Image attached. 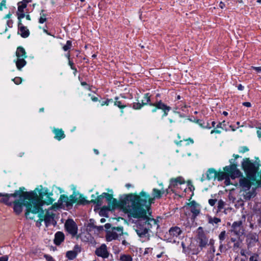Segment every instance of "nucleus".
I'll return each mask as SVG.
<instances>
[{
    "label": "nucleus",
    "instance_id": "nucleus-1",
    "mask_svg": "<svg viewBox=\"0 0 261 261\" xmlns=\"http://www.w3.org/2000/svg\"><path fill=\"white\" fill-rule=\"evenodd\" d=\"M52 195L47 188L42 186L36 188L33 191L26 192L24 194L28 201L26 205V217L33 219L34 217L31 216V214H36L42 212L43 205L52 204L54 201Z\"/></svg>",
    "mask_w": 261,
    "mask_h": 261
},
{
    "label": "nucleus",
    "instance_id": "nucleus-2",
    "mask_svg": "<svg viewBox=\"0 0 261 261\" xmlns=\"http://www.w3.org/2000/svg\"><path fill=\"white\" fill-rule=\"evenodd\" d=\"M128 216L138 219L134 228L140 240L142 242L149 241L152 229L158 227L157 221L154 219L150 218V215L145 214L143 211L138 212L137 210L132 209Z\"/></svg>",
    "mask_w": 261,
    "mask_h": 261
},
{
    "label": "nucleus",
    "instance_id": "nucleus-3",
    "mask_svg": "<svg viewBox=\"0 0 261 261\" xmlns=\"http://www.w3.org/2000/svg\"><path fill=\"white\" fill-rule=\"evenodd\" d=\"M149 195L143 191L139 195L132 194L128 195L126 198L128 201V214H129L132 209H134L138 212L143 211L145 214L151 215L150 210L151 204L149 203Z\"/></svg>",
    "mask_w": 261,
    "mask_h": 261
},
{
    "label": "nucleus",
    "instance_id": "nucleus-4",
    "mask_svg": "<svg viewBox=\"0 0 261 261\" xmlns=\"http://www.w3.org/2000/svg\"><path fill=\"white\" fill-rule=\"evenodd\" d=\"M22 189L24 188H20L19 190L16 191L13 194H11L0 193V196L2 197L0 202L8 205H11L13 203L14 212L17 215L22 212L23 207L26 208L28 202L24 196L26 192L23 191Z\"/></svg>",
    "mask_w": 261,
    "mask_h": 261
},
{
    "label": "nucleus",
    "instance_id": "nucleus-5",
    "mask_svg": "<svg viewBox=\"0 0 261 261\" xmlns=\"http://www.w3.org/2000/svg\"><path fill=\"white\" fill-rule=\"evenodd\" d=\"M186 189L185 180L182 177L179 176L170 179L168 190H170L175 194L182 197L185 195Z\"/></svg>",
    "mask_w": 261,
    "mask_h": 261
},
{
    "label": "nucleus",
    "instance_id": "nucleus-6",
    "mask_svg": "<svg viewBox=\"0 0 261 261\" xmlns=\"http://www.w3.org/2000/svg\"><path fill=\"white\" fill-rule=\"evenodd\" d=\"M242 166L247 177L252 180H255V176L258 170V166L251 162L248 158L243 160Z\"/></svg>",
    "mask_w": 261,
    "mask_h": 261
},
{
    "label": "nucleus",
    "instance_id": "nucleus-7",
    "mask_svg": "<svg viewBox=\"0 0 261 261\" xmlns=\"http://www.w3.org/2000/svg\"><path fill=\"white\" fill-rule=\"evenodd\" d=\"M75 201V197L73 195H70L69 197L62 195L60 196L58 202L53 205V207L56 210L69 208L72 206Z\"/></svg>",
    "mask_w": 261,
    "mask_h": 261
},
{
    "label": "nucleus",
    "instance_id": "nucleus-8",
    "mask_svg": "<svg viewBox=\"0 0 261 261\" xmlns=\"http://www.w3.org/2000/svg\"><path fill=\"white\" fill-rule=\"evenodd\" d=\"M56 211L55 208L53 207V205L48 209L47 211L46 214L43 217L41 214H39L40 220L41 221L44 220L46 226H47L51 224H54V217L55 215V212Z\"/></svg>",
    "mask_w": 261,
    "mask_h": 261
},
{
    "label": "nucleus",
    "instance_id": "nucleus-9",
    "mask_svg": "<svg viewBox=\"0 0 261 261\" xmlns=\"http://www.w3.org/2000/svg\"><path fill=\"white\" fill-rule=\"evenodd\" d=\"M197 236L196 238V241L199 244V247L202 249L205 247L208 243V238L206 237L203 228L201 227H198L197 230Z\"/></svg>",
    "mask_w": 261,
    "mask_h": 261
},
{
    "label": "nucleus",
    "instance_id": "nucleus-10",
    "mask_svg": "<svg viewBox=\"0 0 261 261\" xmlns=\"http://www.w3.org/2000/svg\"><path fill=\"white\" fill-rule=\"evenodd\" d=\"M123 234L122 227H114L111 231L107 232L106 240L107 241L110 242L112 240H116L121 237Z\"/></svg>",
    "mask_w": 261,
    "mask_h": 261
},
{
    "label": "nucleus",
    "instance_id": "nucleus-11",
    "mask_svg": "<svg viewBox=\"0 0 261 261\" xmlns=\"http://www.w3.org/2000/svg\"><path fill=\"white\" fill-rule=\"evenodd\" d=\"M160 186L163 187L162 184H160ZM168 189H164L163 187L161 188V189H157L156 188H154L152 190L151 196L150 197L149 199V203L152 204L154 203V201L155 199H160L162 197V196L166 193H168Z\"/></svg>",
    "mask_w": 261,
    "mask_h": 261
},
{
    "label": "nucleus",
    "instance_id": "nucleus-12",
    "mask_svg": "<svg viewBox=\"0 0 261 261\" xmlns=\"http://www.w3.org/2000/svg\"><path fill=\"white\" fill-rule=\"evenodd\" d=\"M244 231L242 221H235L232 224L230 231L233 234L240 237L244 234Z\"/></svg>",
    "mask_w": 261,
    "mask_h": 261
},
{
    "label": "nucleus",
    "instance_id": "nucleus-13",
    "mask_svg": "<svg viewBox=\"0 0 261 261\" xmlns=\"http://www.w3.org/2000/svg\"><path fill=\"white\" fill-rule=\"evenodd\" d=\"M17 61L16 65H25L27 62L24 59L27 57L24 49L22 47H18L16 52Z\"/></svg>",
    "mask_w": 261,
    "mask_h": 261
},
{
    "label": "nucleus",
    "instance_id": "nucleus-14",
    "mask_svg": "<svg viewBox=\"0 0 261 261\" xmlns=\"http://www.w3.org/2000/svg\"><path fill=\"white\" fill-rule=\"evenodd\" d=\"M224 170L227 172L232 179H235L242 175L241 172L237 169V166L234 164L227 166L224 167Z\"/></svg>",
    "mask_w": 261,
    "mask_h": 261
},
{
    "label": "nucleus",
    "instance_id": "nucleus-15",
    "mask_svg": "<svg viewBox=\"0 0 261 261\" xmlns=\"http://www.w3.org/2000/svg\"><path fill=\"white\" fill-rule=\"evenodd\" d=\"M169 234L170 236V239L173 240L174 242H176L177 240L180 239L182 238V231L177 226L171 227L169 230Z\"/></svg>",
    "mask_w": 261,
    "mask_h": 261
},
{
    "label": "nucleus",
    "instance_id": "nucleus-16",
    "mask_svg": "<svg viewBox=\"0 0 261 261\" xmlns=\"http://www.w3.org/2000/svg\"><path fill=\"white\" fill-rule=\"evenodd\" d=\"M65 227L67 231L72 237L76 235L77 227L76 223L71 219H68L65 224Z\"/></svg>",
    "mask_w": 261,
    "mask_h": 261
},
{
    "label": "nucleus",
    "instance_id": "nucleus-17",
    "mask_svg": "<svg viewBox=\"0 0 261 261\" xmlns=\"http://www.w3.org/2000/svg\"><path fill=\"white\" fill-rule=\"evenodd\" d=\"M103 197L107 200L110 208L114 209L117 206V200L113 198L111 194L103 193L99 196V198H103Z\"/></svg>",
    "mask_w": 261,
    "mask_h": 261
},
{
    "label": "nucleus",
    "instance_id": "nucleus-18",
    "mask_svg": "<svg viewBox=\"0 0 261 261\" xmlns=\"http://www.w3.org/2000/svg\"><path fill=\"white\" fill-rule=\"evenodd\" d=\"M95 254L103 258L108 257L109 253L108 251L107 247L105 244H102L99 247L95 250Z\"/></svg>",
    "mask_w": 261,
    "mask_h": 261
},
{
    "label": "nucleus",
    "instance_id": "nucleus-19",
    "mask_svg": "<svg viewBox=\"0 0 261 261\" xmlns=\"http://www.w3.org/2000/svg\"><path fill=\"white\" fill-rule=\"evenodd\" d=\"M239 186L242 191H247L250 189L251 182L247 178L242 177L240 179Z\"/></svg>",
    "mask_w": 261,
    "mask_h": 261
},
{
    "label": "nucleus",
    "instance_id": "nucleus-20",
    "mask_svg": "<svg viewBox=\"0 0 261 261\" xmlns=\"http://www.w3.org/2000/svg\"><path fill=\"white\" fill-rule=\"evenodd\" d=\"M150 105L155 107L158 109L162 110L164 112L163 117L166 116L168 115V112L171 109L170 107L167 106V105L163 103L161 101H160L153 104L150 103Z\"/></svg>",
    "mask_w": 261,
    "mask_h": 261
},
{
    "label": "nucleus",
    "instance_id": "nucleus-21",
    "mask_svg": "<svg viewBox=\"0 0 261 261\" xmlns=\"http://www.w3.org/2000/svg\"><path fill=\"white\" fill-rule=\"evenodd\" d=\"M18 33L23 38H27L30 35L29 30L24 27L21 23V21H19L18 23Z\"/></svg>",
    "mask_w": 261,
    "mask_h": 261
},
{
    "label": "nucleus",
    "instance_id": "nucleus-22",
    "mask_svg": "<svg viewBox=\"0 0 261 261\" xmlns=\"http://www.w3.org/2000/svg\"><path fill=\"white\" fill-rule=\"evenodd\" d=\"M189 210L193 214L194 218L196 217L200 213V208L199 205L194 201L191 202L188 205Z\"/></svg>",
    "mask_w": 261,
    "mask_h": 261
},
{
    "label": "nucleus",
    "instance_id": "nucleus-23",
    "mask_svg": "<svg viewBox=\"0 0 261 261\" xmlns=\"http://www.w3.org/2000/svg\"><path fill=\"white\" fill-rule=\"evenodd\" d=\"M258 236L256 233H249L247 237V242L249 247H251L258 241Z\"/></svg>",
    "mask_w": 261,
    "mask_h": 261
},
{
    "label": "nucleus",
    "instance_id": "nucleus-24",
    "mask_svg": "<svg viewBox=\"0 0 261 261\" xmlns=\"http://www.w3.org/2000/svg\"><path fill=\"white\" fill-rule=\"evenodd\" d=\"M64 240V234L61 231H58L55 234L54 242L55 244L60 245Z\"/></svg>",
    "mask_w": 261,
    "mask_h": 261
},
{
    "label": "nucleus",
    "instance_id": "nucleus-25",
    "mask_svg": "<svg viewBox=\"0 0 261 261\" xmlns=\"http://www.w3.org/2000/svg\"><path fill=\"white\" fill-rule=\"evenodd\" d=\"M217 173L214 169H210L207 170L206 175L208 180L215 179L217 177Z\"/></svg>",
    "mask_w": 261,
    "mask_h": 261
},
{
    "label": "nucleus",
    "instance_id": "nucleus-26",
    "mask_svg": "<svg viewBox=\"0 0 261 261\" xmlns=\"http://www.w3.org/2000/svg\"><path fill=\"white\" fill-rule=\"evenodd\" d=\"M53 132L55 134V138L57 140H60L61 139L64 138L65 137V134L62 129L55 128Z\"/></svg>",
    "mask_w": 261,
    "mask_h": 261
},
{
    "label": "nucleus",
    "instance_id": "nucleus-27",
    "mask_svg": "<svg viewBox=\"0 0 261 261\" xmlns=\"http://www.w3.org/2000/svg\"><path fill=\"white\" fill-rule=\"evenodd\" d=\"M27 1H24L18 3V11L20 12H24V9L27 6Z\"/></svg>",
    "mask_w": 261,
    "mask_h": 261
},
{
    "label": "nucleus",
    "instance_id": "nucleus-28",
    "mask_svg": "<svg viewBox=\"0 0 261 261\" xmlns=\"http://www.w3.org/2000/svg\"><path fill=\"white\" fill-rule=\"evenodd\" d=\"M119 261H133V258L129 254H122L120 255Z\"/></svg>",
    "mask_w": 261,
    "mask_h": 261
},
{
    "label": "nucleus",
    "instance_id": "nucleus-29",
    "mask_svg": "<svg viewBox=\"0 0 261 261\" xmlns=\"http://www.w3.org/2000/svg\"><path fill=\"white\" fill-rule=\"evenodd\" d=\"M228 176V174L227 172H220L217 173V176L218 178V179L219 180H222L223 179H225L227 176Z\"/></svg>",
    "mask_w": 261,
    "mask_h": 261
},
{
    "label": "nucleus",
    "instance_id": "nucleus-30",
    "mask_svg": "<svg viewBox=\"0 0 261 261\" xmlns=\"http://www.w3.org/2000/svg\"><path fill=\"white\" fill-rule=\"evenodd\" d=\"M77 255V254H76V252H74L72 250L68 251L66 252V257L70 260L75 258Z\"/></svg>",
    "mask_w": 261,
    "mask_h": 261
},
{
    "label": "nucleus",
    "instance_id": "nucleus-31",
    "mask_svg": "<svg viewBox=\"0 0 261 261\" xmlns=\"http://www.w3.org/2000/svg\"><path fill=\"white\" fill-rule=\"evenodd\" d=\"M255 196V190L254 189H252L251 191L246 192L244 194V198L246 199H250L251 197H253Z\"/></svg>",
    "mask_w": 261,
    "mask_h": 261
},
{
    "label": "nucleus",
    "instance_id": "nucleus-32",
    "mask_svg": "<svg viewBox=\"0 0 261 261\" xmlns=\"http://www.w3.org/2000/svg\"><path fill=\"white\" fill-rule=\"evenodd\" d=\"M72 46V42L70 40H67L66 44L63 46L62 48L65 51H68Z\"/></svg>",
    "mask_w": 261,
    "mask_h": 261
},
{
    "label": "nucleus",
    "instance_id": "nucleus-33",
    "mask_svg": "<svg viewBox=\"0 0 261 261\" xmlns=\"http://www.w3.org/2000/svg\"><path fill=\"white\" fill-rule=\"evenodd\" d=\"M186 108V106L185 102L182 101L178 102L176 104V110H181L182 111L184 110V109Z\"/></svg>",
    "mask_w": 261,
    "mask_h": 261
},
{
    "label": "nucleus",
    "instance_id": "nucleus-34",
    "mask_svg": "<svg viewBox=\"0 0 261 261\" xmlns=\"http://www.w3.org/2000/svg\"><path fill=\"white\" fill-rule=\"evenodd\" d=\"M46 20V15L44 13V10H42L40 13V17L39 19L40 23H43Z\"/></svg>",
    "mask_w": 261,
    "mask_h": 261
},
{
    "label": "nucleus",
    "instance_id": "nucleus-35",
    "mask_svg": "<svg viewBox=\"0 0 261 261\" xmlns=\"http://www.w3.org/2000/svg\"><path fill=\"white\" fill-rule=\"evenodd\" d=\"M225 205V202L222 200H220L218 201V210L219 211H221L222 210L224 209V206Z\"/></svg>",
    "mask_w": 261,
    "mask_h": 261
},
{
    "label": "nucleus",
    "instance_id": "nucleus-36",
    "mask_svg": "<svg viewBox=\"0 0 261 261\" xmlns=\"http://www.w3.org/2000/svg\"><path fill=\"white\" fill-rule=\"evenodd\" d=\"M118 98H116V101L115 102V105L117 106L120 109L126 107V106L124 104L123 102H122V101L118 100Z\"/></svg>",
    "mask_w": 261,
    "mask_h": 261
},
{
    "label": "nucleus",
    "instance_id": "nucleus-37",
    "mask_svg": "<svg viewBox=\"0 0 261 261\" xmlns=\"http://www.w3.org/2000/svg\"><path fill=\"white\" fill-rule=\"evenodd\" d=\"M220 221H221L220 219H219L218 218H216V217H215L213 218H211L209 220V222L211 223H212V224H217L219 222H220Z\"/></svg>",
    "mask_w": 261,
    "mask_h": 261
},
{
    "label": "nucleus",
    "instance_id": "nucleus-38",
    "mask_svg": "<svg viewBox=\"0 0 261 261\" xmlns=\"http://www.w3.org/2000/svg\"><path fill=\"white\" fill-rule=\"evenodd\" d=\"M17 15L18 16V19H19V21H21V19L25 17L24 12H20L18 11L17 13Z\"/></svg>",
    "mask_w": 261,
    "mask_h": 261
},
{
    "label": "nucleus",
    "instance_id": "nucleus-39",
    "mask_svg": "<svg viewBox=\"0 0 261 261\" xmlns=\"http://www.w3.org/2000/svg\"><path fill=\"white\" fill-rule=\"evenodd\" d=\"M225 236H226L225 231H222L219 236V238L220 240L221 241L224 240V239L225 238Z\"/></svg>",
    "mask_w": 261,
    "mask_h": 261
},
{
    "label": "nucleus",
    "instance_id": "nucleus-40",
    "mask_svg": "<svg viewBox=\"0 0 261 261\" xmlns=\"http://www.w3.org/2000/svg\"><path fill=\"white\" fill-rule=\"evenodd\" d=\"M156 257L158 258L162 257L163 258V260H167L168 259V256L165 254L164 252H162L161 253L158 254L156 255Z\"/></svg>",
    "mask_w": 261,
    "mask_h": 261
},
{
    "label": "nucleus",
    "instance_id": "nucleus-41",
    "mask_svg": "<svg viewBox=\"0 0 261 261\" xmlns=\"http://www.w3.org/2000/svg\"><path fill=\"white\" fill-rule=\"evenodd\" d=\"M6 8V0H2L0 3V11H2L3 8Z\"/></svg>",
    "mask_w": 261,
    "mask_h": 261
},
{
    "label": "nucleus",
    "instance_id": "nucleus-42",
    "mask_svg": "<svg viewBox=\"0 0 261 261\" xmlns=\"http://www.w3.org/2000/svg\"><path fill=\"white\" fill-rule=\"evenodd\" d=\"M13 82L16 85H18L20 84L22 82V80L19 77H16L14 79H13Z\"/></svg>",
    "mask_w": 261,
    "mask_h": 261
},
{
    "label": "nucleus",
    "instance_id": "nucleus-43",
    "mask_svg": "<svg viewBox=\"0 0 261 261\" xmlns=\"http://www.w3.org/2000/svg\"><path fill=\"white\" fill-rule=\"evenodd\" d=\"M44 257L45 258L46 261H55L53 257L48 254L44 255Z\"/></svg>",
    "mask_w": 261,
    "mask_h": 261
},
{
    "label": "nucleus",
    "instance_id": "nucleus-44",
    "mask_svg": "<svg viewBox=\"0 0 261 261\" xmlns=\"http://www.w3.org/2000/svg\"><path fill=\"white\" fill-rule=\"evenodd\" d=\"M143 106V104H141L140 103H135L133 105V108L134 109H140Z\"/></svg>",
    "mask_w": 261,
    "mask_h": 261
},
{
    "label": "nucleus",
    "instance_id": "nucleus-45",
    "mask_svg": "<svg viewBox=\"0 0 261 261\" xmlns=\"http://www.w3.org/2000/svg\"><path fill=\"white\" fill-rule=\"evenodd\" d=\"M152 248H150V247L146 248H145V251L144 252V254L145 255V254H151L152 253Z\"/></svg>",
    "mask_w": 261,
    "mask_h": 261
},
{
    "label": "nucleus",
    "instance_id": "nucleus-46",
    "mask_svg": "<svg viewBox=\"0 0 261 261\" xmlns=\"http://www.w3.org/2000/svg\"><path fill=\"white\" fill-rule=\"evenodd\" d=\"M72 251H73L74 252H76V254H77L81 252V248L79 245H75Z\"/></svg>",
    "mask_w": 261,
    "mask_h": 261
},
{
    "label": "nucleus",
    "instance_id": "nucleus-47",
    "mask_svg": "<svg viewBox=\"0 0 261 261\" xmlns=\"http://www.w3.org/2000/svg\"><path fill=\"white\" fill-rule=\"evenodd\" d=\"M249 150V149L247 147H245V146H244V147H242L241 148L239 152L240 153H245V152H247Z\"/></svg>",
    "mask_w": 261,
    "mask_h": 261
},
{
    "label": "nucleus",
    "instance_id": "nucleus-48",
    "mask_svg": "<svg viewBox=\"0 0 261 261\" xmlns=\"http://www.w3.org/2000/svg\"><path fill=\"white\" fill-rule=\"evenodd\" d=\"M249 261H258V256L256 255L251 256L249 258Z\"/></svg>",
    "mask_w": 261,
    "mask_h": 261
},
{
    "label": "nucleus",
    "instance_id": "nucleus-49",
    "mask_svg": "<svg viewBox=\"0 0 261 261\" xmlns=\"http://www.w3.org/2000/svg\"><path fill=\"white\" fill-rule=\"evenodd\" d=\"M216 199H210L208 200V203L210 205L214 206L216 204Z\"/></svg>",
    "mask_w": 261,
    "mask_h": 261
},
{
    "label": "nucleus",
    "instance_id": "nucleus-50",
    "mask_svg": "<svg viewBox=\"0 0 261 261\" xmlns=\"http://www.w3.org/2000/svg\"><path fill=\"white\" fill-rule=\"evenodd\" d=\"M222 123H220V122L219 123V124H217L216 128H221L223 129L226 130L227 129L226 126H222Z\"/></svg>",
    "mask_w": 261,
    "mask_h": 261
},
{
    "label": "nucleus",
    "instance_id": "nucleus-51",
    "mask_svg": "<svg viewBox=\"0 0 261 261\" xmlns=\"http://www.w3.org/2000/svg\"><path fill=\"white\" fill-rule=\"evenodd\" d=\"M8 258H9L7 255H4L3 256L0 257V261H8Z\"/></svg>",
    "mask_w": 261,
    "mask_h": 261
},
{
    "label": "nucleus",
    "instance_id": "nucleus-52",
    "mask_svg": "<svg viewBox=\"0 0 261 261\" xmlns=\"http://www.w3.org/2000/svg\"><path fill=\"white\" fill-rule=\"evenodd\" d=\"M13 23V21L11 19H8L7 21V24L9 28L12 27Z\"/></svg>",
    "mask_w": 261,
    "mask_h": 261
},
{
    "label": "nucleus",
    "instance_id": "nucleus-53",
    "mask_svg": "<svg viewBox=\"0 0 261 261\" xmlns=\"http://www.w3.org/2000/svg\"><path fill=\"white\" fill-rule=\"evenodd\" d=\"M110 101H112V100H111V99H107V100L103 101L101 103V105L102 106H104V105H108Z\"/></svg>",
    "mask_w": 261,
    "mask_h": 261
},
{
    "label": "nucleus",
    "instance_id": "nucleus-54",
    "mask_svg": "<svg viewBox=\"0 0 261 261\" xmlns=\"http://www.w3.org/2000/svg\"><path fill=\"white\" fill-rule=\"evenodd\" d=\"M225 184L226 186L229 185L231 184L230 181V179L229 178V175L225 179Z\"/></svg>",
    "mask_w": 261,
    "mask_h": 261
},
{
    "label": "nucleus",
    "instance_id": "nucleus-55",
    "mask_svg": "<svg viewBox=\"0 0 261 261\" xmlns=\"http://www.w3.org/2000/svg\"><path fill=\"white\" fill-rule=\"evenodd\" d=\"M253 69L255 70L258 73L261 72V66H254L253 67Z\"/></svg>",
    "mask_w": 261,
    "mask_h": 261
},
{
    "label": "nucleus",
    "instance_id": "nucleus-56",
    "mask_svg": "<svg viewBox=\"0 0 261 261\" xmlns=\"http://www.w3.org/2000/svg\"><path fill=\"white\" fill-rule=\"evenodd\" d=\"M242 105L245 106V107H251V104L250 102H243Z\"/></svg>",
    "mask_w": 261,
    "mask_h": 261
},
{
    "label": "nucleus",
    "instance_id": "nucleus-57",
    "mask_svg": "<svg viewBox=\"0 0 261 261\" xmlns=\"http://www.w3.org/2000/svg\"><path fill=\"white\" fill-rule=\"evenodd\" d=\"M237 88L239 90L242 91L244 89V87L241 84H239L237 86Z\"/></svg>",
    "mask_w": 261,
    "mask_h": 261
},
{
    "label": "nucleus",
    "instance_id": "nucleus-58",
    "mask_svg": "<svg viewBox=\"0 0 261 261\" xmlns=\"http://www.w3.org/2000/svg\"><path fill=\"white\" fill-rule=\"evenodd\" d=\"M214 133L220 134L221 131L218 129H213L211 131V134H212Z\"/></svg>",
    "mask_w": 261,
    "mask_h": 261
},
{
    "label": "nucleus",
    "instance_id": "nucleus-59",
    "mask_svg": "<svg viewBox=\"0 0 261 261\" xmlns=\"http://www.w3.org/2000/svg\"><path fill=\"white\" fill-rule=\"evenodd\" d=\"M12 16V14L11 13V12H9L8 14H7L5 16V19H10V17H11Z\"/></svg>",
    "mask_w": 261,
    "mask_h": 261
},
{
    "label": "nucleus",
    "instance_id": "nucleus-60",
    "mask_svg": "<svg viewBox=\"0 0 261 261\" xmlns=\"http://www.w3.org/2000/svg\"><path fill=\"white\" fill-rule=\"evenodd\" d=\"M258 137L261 139V131L257 130V132Z\"/></svg>",
    "mask_w": 261,
    "mask_h": 261
},
{
    "label": "nucleus",
    "instance_id": "nucleus-61",
    "mask_svg": "<svg viewBox=\"0 0 261 261\" xmlns=\"http://www.w3.org/2000/svg\"><path fill=\"white\" fill-rule=\"evenodd\" d=\"M224 4L222 2H220V4H219V7L221 8H223V7L224 6Z\"/></svg>",
    "mask_w": 261,
    "mask_h": 261
},
{
    "label": "nucleus",
    "instance_id": "nucleus-62",
    "mask_svg": "<svg viewBox=\"0 0 261 261\" xmlns=\"http://www.w3.org/2000/svg\"><path fill=\"white\" fill-rule=\"evenodd\" d=\"M199 251L200 250L197 248L196 250L193 251V254H197Z\"/></svg>",
    "mask_w": 261,
    "mask_h": 261
},
{
    "label": "nucleus",
    "instance_id": "nucleus-63",
    "mask_svg": "<svg viewBox=\"0 0 261 261\" xmlns=\"http://www.w3.org/2000/svg\"><path fill=\"white\" fill-rule=\"evenodd\" d=\"M86 201V200L84 198H83L82 199L80 200V203L84 204L85 203V202Z\"/></svg>",
    "mask_w": 261,
    "mask_h": 261
},
{
    "label": "nucleus",
    "instance_id": "nucleus-64",
    "mask_svg": "<svg viewBox=\"0 0 261 261\" xmlns=\"http://www.w3.org/2000/svg\"><path fill=\"white\" fill-rule=\"evenodd\" d=\"M25 18L27 20H31V17L29 15H26Z\"/></svg>",
    "mask_w": 261,
    "mask_h": 261
}]
</instances>
